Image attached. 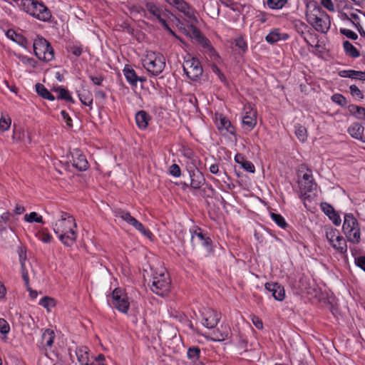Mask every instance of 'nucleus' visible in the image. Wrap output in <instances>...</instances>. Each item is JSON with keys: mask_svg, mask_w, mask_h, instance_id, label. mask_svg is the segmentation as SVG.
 <instances>
[{"mask_svg": "<svg viewBox=\"0 0 365 365\" xmlns=\"http://www.w3.org/2000/svg\"><path fill=\"white\" fill-rule=\"evenodd\" d=\"M21 6L24 11L34 18L43 21H51V12L42 1L38 0H21Z\"/></svg>", "mask_w": 365, "mask_h": 365, "instance_id": "obj_1", "label": "nucleus"}, {"mask_svg": "<svg viewBox=\"0 0 365 365\" xmlns=\"http://www.w3.org/2000/svg\"><path fill=\"white\" fill-rule=\"evenodd\" d=\"M342 230L349 242L354 244H359L360 242V227L353 214L347 213L344 215Z\"/></svg>", "mask_w": 365, "mask_h": 365, "instance_id": "obj_2", "label": "nucleus"}, {"mask_svg": "<svg viewBox=\"0 0 365 365\" xmlns=\"http://www.w3.org/2000/svg\"><path fill=\"white\" fill-rule=\"evenodd\" d=\"M309 173L312 170L307 169ZM299 188V197L304 201H312L316 196L314 192L317 190V184L313 178L312 173H305L302 176V180L298 181Z\"/></svg>", "mask_w": 365, "mask_h": 365, "instance_id": "obj_3", "label": "nucleus"}, {"mask_svg": "<svg viewBox=\"0 0 365 365\" xmlns=\"http://www.w3.org/2000/svg\"><path fill=\"white\" fill-rule=\"evenodd\" d=\"M143 65L153 76H158L165 67V59L161 53L150 51L147 53L143 59Z\"/></svg>", "mask_w": 365, "mask_h": 365, "instance_id": "obj_4", "label": "nucleus"}, {"mask_svg": "<svg viewBox=\"0 0 365 365\" xmlns=\"http://www.w3.org/2000/svg\"><path fill=\"white\" fill-rule=\"evenodd\" d=\"M35 56L40 60L48 62L54 58V50L51 43L43 37L38 36L34 42Z\"/></svg>", "mask_w": 365, "mask_h": 365, "instance_id": "obj_5", "label": "nucleus"}, {"mask_svg": "<svg viewBox=\"0 0 365 365\" xmlns=\"http://www.w3.org/2000/svg\"><path fill=\"white\" fill-rule=\"evenodd\" d=\"M182 67L186 76L192 81H197L202 75L203 68L197 58L190 57L185 60Z\"/></svg>", "mask_w": 365, "mask_h": 365, "instance_id": "obj_6", "label": "nucleus"}, {"mask_svg": "<svg viewBox=\"0 0 365 365\" xmlns=\"http://www.w3.org/2000/svg\"><path fill=\"white\" fill-rule=\"evenodd\" d=\"M170 286V278L165 274H162L153 277L150 289L155 294L164 297L169 292Z\"/></svg>", "mask_w": 365, "mask_h": 365, "instance_id": "obj_7", "label": "nucleus"}, {"mask_svg": "<svg viewBox=\"0 0 365 365\" xmlns=\"http://www.w3.org/2000/svg\"><path fill=\"white\" fill-rule=\"evenodd\" d=\"M113 304L115 309L123 313H127L130 302L125 292L121 288H115L112 292Z\"/></svg>", "mask_w": 365, "mask_h": 365, "instance_id": "obj_8", "label": "nucleus"}, {"mask_svg": "<svg viewBox=\"0 0 365 365\" xmlns=\"http://www.w3.org/2000/svg\"><path fill=\"white\" fill-rule=\"evenodd\" d=\"M55 336L53 330L51 329H46L43 331L41 339L37 343V347L38 348L41 354L48 356V348L52 346Z\"/></svg>", "mask_w": 365, "mask_h": 365, "instance_id": "obj_9", "label": "nucleus"}, {"mask_svg": "<svg viewBox=\"0 0 365 365\" xmlns=\"http://www.w3.org/2000/svg\"><path fill=\"white\" fill-rule=\"evenodd\" d=\"M215 119L217 129L222 135L230 133L232 135L237 136L235 126L226 116L222 113H216L215 114Z\"/></svg>", "mask_w": 365, "mask_h": 365, "instance_id": "obj_10", "label": "nucleus"}, {"mask_svg": "<svg viewBox=\"0 0 365 365\" xmlns=\"http://www.w3.org/2000/svg\"><path fill=\"white\" fill-rule=\"evenodd\" d=\"M145 6V10L158 19L161 25H163V22H167V19L169 18L170 14L167 9L156 5L153 2H147Z\"/></svg>", "mask_w": 365, "mask_h": 365, "instance_id": "obj_11", "label": "nucleus"}, {"mask_svg": "<svg viewBox=\"0 0 365 365\" xmlns=\"http://www.w3.org/2000/svg\"><path fill=\"white\" fill-rule=\"evenodd\" d=\"M76 228V224L75 219L73 217H68V220H60L56 223L53 231L59 236L61 234L65 235L71 232H75Z\"/></svg>", "mask_w": 365, "mask_h": 365, "instance_id": "obj_12", "label": "nucleus"}, {"mask_svg": "<svg viewBox=\"0 0 365 365\" xmlns=\"http://www.w3.org/2000/svg\"><path fill=\"white\" fill-rule=\"evenodd\" d=\"M195 237L201 242L202 245L206 248L208 253L214 252L212 239L203 234L202 229L199 227H196L195 230L191 232V243L193 247L195 246Z\"/></svg>", "mask_w": 365, "mask_h": 365, "instance_id": "obj_13", "label": "nucleus"}, {"mask_svg": "<svg viewBox=\"0 0 365 365\" xmlns=\"http://www.w3.org/2000/svg\"><path fill=\"white\" fill-rule=\"evenodd\" d=\"M190 178V187L193 190H199L205 182L203 173L195 166L187 169Z\"/></svg>", "mask_w": 365, "mask_h": 365, "instance_id": "obj_14", "label": "nucleus"}, {"mask_svg": "<svg viewBox=\"0 0 365 365\" xmlns=\"http://www.w3.org/2000/svg\"><path fill=\"white\" fill-rule=\"evenodd\" d=\"M330 16L327 14L307 21L317 32L327 34L331 26Z\"/></svg>", "mask_w": 365, "mask_h": 365, "instance_id": "obj_15", "label": "nucleus"}, {"mask_svg": "<svg viewBox=\"0 0 365 365\" xmlns=\"http://www.w3.org/2000/svg\"><path fill=\"white\" fill-rule=\"evenodd\" d=\"M326 14L327 13L320 7L316 1L313 0L307 4L305 16L307 21H309L310 19L320 18V16Z\"/></svg>", "mask_w": 365, "mask_h": 365, "instance_id": "obj_16", "label": "nucleus"}, {"mask_svg": "<svg viewBox=\"0 0 365 365\" xmlns=\"http://www.w3.org/2000/svg\"><path fill=\"white\" fill-rule=\"evenodd\" d=\"M71 154L73 158L72 165L78 171H85L88 168V162L86 155L82 153L81 150L74 149Z\"/></svg>", "mask_w": 365, "mask_h": 365, "instance_id": "obj_17", "label": "nucleus"}, {"mask_svg": "<svg viewBox=\"0 0 365 365\" xmlns=\"http://www.w3.org/2000/svg\"><path fill=\"white\" fill-rule=\"evenodd\" d=\"M265 289L272 294L277 301L282 302L285 298V289L284 286L278 282H267L264 284Z\"/></svg>", "mask_w": 365, "mask_h": 365, "instance_id": "obj_18", "label": "nucleus"}, {"mask_svg": "<svg viewBox=\"0 0 365 365\" xmlns=\"http://www.w3.org/2000/svg\"><path fill=\"white\" fill-rule=\"evenodd\" d=\"M232 335L231 329L227 324H221L211 333L210 340L223 341Z\"/></svg>", "mask_w": 365, "mask_h": 365, "instance_id": "obj_19", "label": "nucleus"}, {"mask_svg": "<svg viewBox=\"0 0 365 365\" xmlns=\"http://www.w3.org/2000/svg\"><path fill=\"white\" fill-rule=\"evenodd\" d=\"M220 319V314L217 312L209 309L203 313V325L208 328H215Z\"/></svg>", "mask_w": 365, "mask_h": 365, "instance_id": "obj_20", "label": "nucleus"}, {"mask_svg": "<svg viewBox=\"0 0 365 365\" xmlns=\"http://www.w3.org/2000/svg\"><path fill=\"white\" fill-rule=\"evenodd\" d=\"M245 115L242 118V123L247 126L249 130H252L257 124V110L253 109L251 106L245 108Z\"/></svg>", "mask_w": 365, "mask_h": 365, "instance_id": "obj_21", "label": "nucleus"}, {"mask_svg": "<svg viewBox=\"0 0 365 365\" xmlns=\"http://www.w3.org/2000/svg\"><path fill=\"white\" fill-rule=\"evenodd\" d=\"M320 207L324 213L329 217L334 225L339 226L341 224V217L332 205L328 202H324L321 203Z\"/></svg>", "mask_w": 365, "mask_h": 365, "instance_id": "obj_22", "label": "nucleus"}, {"mask_svg": "<svg viewBox=\"0 0 365 365\" xmlns=\"http://www.w3.org/2000/svg\"><path fill=\"white\" fill-rule=\"evenodd\" d=\"M170 4L173 6L180 12L183 13L188 18H195L191 7L184 0H172Z\"/></svg>", "mask_w": 365, "mask_h": 365, "instance_id": "obj_23", "label": "nucleus"}, {"mask_svg": "<svg viewBox=\"0 0 365 365\" xmlns=\"http://www.w3.org/2000/svg\"><path fill=\"white\" fill-rule=\"evenodd\" d=\"M150 120V115L145 110H139L135 114V123L140 130L146 129Z\"/></svg>", "mask_w": 365, "mask_h": 365, "instance_id": "obj_24", "label": "nucleus"}, {"mask_svg": "<svg viewBox=\"0 0 365 365\" xmlns=\"http://www.w3.org/2000/svg\"><path fill=\"white\" fill-rule=\"evenodd\" d=\"M235 161L236 163L240 164L241 168L247 172L255 173V168L254 164L251 161L247 160L243 154L237 153L235 156Z\"/></svg>", "mask_w": 365, "mask_h": 365, "instance_id": "obj_25", "label": "nucleus"}, {"mask_svg": "<svg viewBox=\"0 0 365 365\" xmlns=\"http://www.w3.org/2000/svg\"><path fill=\"white\" fill-rule=\"evenodd\" d=\"M347 131L352 138L364 140V127L361 124L354 123L349 127Z\"/></svg>", "mask_w": 365, "mask_h": 365, "instance_id": "obj_26", "label": "nucleus"}, {"mask_svg": "<svg viewBox=\"0 0 365 365\" xmlns=\"http://www.w3.org/2000/svg\"><path fill=\"white\" fill-rule=\"evenodd\" d=\"M123 74L126 81L132 86H136L138 79V76L136 74L135 70L130 65L126 64L123 70Z\"/></svg>", "mask_w": 365, "mask_h": 365, "instance_id": "obj_27", "label": "nucleus"}, {"mask_svg": "<svg viewBox=\"0 0 365 365\" xmlns=\"http://www.w3.org/2000/svg\"><path fill=\"white\" fill-rule=\"evenodd\" d=\"M6 35L7 38L11 39V41L16 42L19 45L26 48L28 40L27 38L23 36L22 34H17L14 29H8L6 32Z\"/></svg>", "mask_w": 365, "mask_h": 365, "instance_id": "obj_28", "label": "nucleus"}, {"mask_svg": "<svg viewBox=\"0 0 365 365\" xmlns=\"http://www.w3.org/2000/svg\"><path fill=\"white\" fill-rule=\"evenodd\" d=\"M339 75L342 78H350L365 81V71L343 70L339 72Z\"/></svg>", "mask_w": 365, "mask_h": 365, "instance_id": "obj_29", "label": "nucleus"}, {"mask_svg": "<svg viewBox=\"0 0 365 365\" xmlns=\"http://www.w3.org/2000/svg\"><path fill=\"white\" fill-rule=\"evenodd\" d=\"M293 24L296 31L301 36V37L304 38L308 45H310L309 42L304 36L305 32L309 31L310 28L304 22L299 19H295L293 21Z\"/></svg>", "mask_w": 365, "mask_h": 365, "instance_id": "obj_30", "label": "nucleus"}, {"mask_svg": "<svg viewBox=\"0 0 365 365\" xmlns=\"http://www.w3.org/2000/svg\"><path fill=\"white\" fill-rule=\"evenodd\" d=\"M52 91L58 93V96H57L58 100H65L67 102L75 103L74 99L72 98L70 92L66 88L61 86H58L56 88L54 87Z\"/></svg>", "mask_w": 365, "mask_h": 365, "instance_id": "obj_31", "label": "nucleus"}, {"mask_svg": "<svg viewBox=\"0 0 365 365\" xmlns=\"http://www.w3.org/2000/svg\"><path fill=\"white\" fill-rule=\"evenodd\" d=\"M349 112L359 120H365V108L354 104L348 106Z\"/></svg>", "mask_w": 365, "mask_h": 365, "instance_id": "obj_32", "label": "nucleus"}, {"mask_svg": "<svg viewBox=\"0 0 365 365\" xmlns=\"http://www.w3.org/2000/svg\"><path fill=\"white\" fill-rule=\"evenodd\" d=\"M35 88L37 94L41 98L49 101L55 100L54 96L43 84L38 83L36 84Z\"/></svg>", "mask_w": 365, "mask_h": 365, "instance_id": "obj_33", "label": "nucleus"}, {"mask_svg": "<svg viewBox=\"0 0 365 365\" xmlns=\"http://www.w3.org/2000/svg\"><path fill=\"white\" fill-rule=\"evenodd\" d=\"M77 237L76 232H71L70 233H66L65 235V232L63 234H61L58 236L59 240L61 242L67 247H70L73 245L76 242Z\"/></svg>", "mask_w": 365, "mask_h": 365, "instance_id": "obj_34", "label": "nucleus"}, {"mask_svg": "<svg viewBox=\"0 0 365 365\" xmlns=\"http://www.w3.org/2000/svg\"><path fill=\"white\" fill-rule=\"evenodd\" d=\"M325 234L327 240L331 246L335 242L337 237L341 236L339 234V231L336 228H334L331 226H325Z\"/></svg>", "mask_w": 365, "mask_h": 365, "instance_id": "obj_35", "label": "nucleus"}, {"mask_svg": "<svg viewBox=\"0 0 365 365\" xmlns=\"http://www.w3.org/2000/svg\"><path fill=\"white\" fill-rule=\"evenodd\" d=\"M343 47H344L345 53L349 57L358 58L361 55L360 52L349 41H344Z\"/></svg>", "mask_w": 365, "mask_h": 365, "instance_id": "obj_36", "label": "nucleus"}, {"mask_svg": "<svg viewBox=\"0 0 365 365\" xmlns=\"http://www.w3.org/2000/svg\"><path fill=\"white\" fill-rule=\"evenodd\" d=\"M76 354L81 365L88 364V352L87 347H81L77 349Z\"/></svg>", "mask_w": 365, "mask_h": 365, "instance_id": "obj_37", "label": "nucleus"}, {"mask_svg": "<svg viewBox=\"0 0 365 365\" xmlns=\"http://www.w3.org/2000/svg\"><path fill=\"white\" fill-rule=\"evenodd\" d=\"M332 247L341 254H344L347 251L346 241L343 236L337 237Z\"/></svg>", "mask_w": 365, "mask_h": 365, "instance_id": "obj_38", "label": "nucleus"}, {"mask_svg": "<svg viewBox=\"0 0 365 365\" xmlns=\"http://www.w3.org/2000/svg\"><path fill=\"white\" fill-rule=\"evenodd\" d=\"M270 217L272 220L281 228L286 229L289 227V225L287 223L284 217L279 213L270 212Z\"/></svg>", "mask_w": 365, "mask_h": 365, "instance_id": "obj_39", "label": "nucleus"}, {"mask_svg": "<svg viewBox=\"0 0 365 365\" xmlns=\"http://www.w3.org/2000/svg\"><path fill=\"white\" fill-rule=\"evenodd\" d=\"M265 40L270 44H274L280 41V32L279 29L272 30L265 37Z\"/></svg>", "mask_w": 365, "mask_h": 365, "instance_id": "obj_40", "label": "nucleus"}, {"mask_svg": "<svg viewBox=\"0 0 365 365\" xmlns=\"http://www.w3.org/2000/svg\"><path fill=\"white\" fill-rule=\"evenodd\" d=\"M187 357L193 362L200 359L201 350L198 346H192L187 349Z\"/></svg>", "mask_w": 365, "mask_h": 365, "instance_id": "obj_41", "label": "nucleus"}, {"mask_svg": "<svg viewBox=\"0 0 365 365\" xmlns=\"http://www.w3.org/2000/svg\"><path fill=\"white\" fill-rule=\"evenodd\" d=\"M24 220L29 223L37 222L44 224L42 216L36 212H31L29 214L25 215Z\"/></svg>", "mask_w": 365, "mask_h": 365, "instance_id": "obj_42", "label": "nucleus"}, {"mask_svg": "<svg viewBox=\"0 0 365 365\" xmlns=\"http://www.w3.org/2000/svg\"><path fill=\"white\" fill-rule=\"evenodd\" d=\"M232 342L235 343L239 349L247 351V340L244 335L238 334L235 336V339H232Z\"/></svg>", "mask_w": 365, "mask_h": 365, "instance_id": "obj_43", "label": "nucleus"}, {"mask_svg": "<svg viewBox=\"0 0 365 365\" xmlns=\"http://www.w3.org/2000/svg\"><path fill=\"white\" fill-rule=\"evenodd\" d=\"M288 0H267V6L272 10L282 9Z\"/></svg>", "mask_w": 365, "mask_h": 365, "instance_id": "obj_44", "label": "nucleus"}, {"mask_svg": "<svg viewBox=\"0 0 365 365\" xmlns=\"http://www.w3.org/2000/svg\"><path fill=\"white\" fill-rule=\"evenodd\" d=\"M36 237L44 243H49L51 242L52 236L48 232L46 228L39 230L36 234Z\"/></svg>", "mask_w": 365, "mask_h": 365, "instance_id": "obj_45", "label": "nucleus"}, {"mask_svg": "<svg viewBox=\"0 0 365 365\" xmlns=\"http://www.w3.org/2000/svg\"><path fill=\"white\" fill-rule=\"evenodd\" d=\"M115 217L121 218L123 220L125 221L129 225L135 218L134 217L131 216L129 212H127L121 209H118L115 211Z\"/></svg>", "mask_w": 365, "mask_h": 365, "instance_id": "obj_46", "label": "nucleus"}, {"mask_svg": "<svg viewBox=\"0 0 365 365\" xmlns=\"http://www.w3.org/2000/svg\"><path fill=\"white\" fill-rule=\"evenodd\" d=\"M215 193V190L210 184H206L205 187L200 190V195L204 198H212Z\"/></svg>", "mask_w": 365, "mask_h": 365, "instance_id": "obj_47", "label": "nucleus"}, {"mask_svg": "<svg viewBox=\"0 0 365 365\" xmlns=\"http://www.w3.org/2000/svg\"><path fill=\"white\" fill-rule=\"evenodd\" d=\"M78 96L82 104L89 106L91 109L92 108L91 105L93 99L90 93H88L86 95L78 93Z\"/></svg>", "mask_w": 365, "mask_h": 365, "instance_id": "obj_48", "label": "nucleus"}, {"mask_svg": "<svg viewBox=\"0 0 365 365\" xmlns=\"http://www.w3.org/2000/svg\"><path fill=\"white\" fill-rule=\"evenodd\" d=\"M26 131L19 128H17L16 125H14V132H13V138L17 141H22L24 140V138L26 137Z\"/></svg>", "mask_w": 365, "mask_h": 365, "instance_id": "obj_49", "label": "nucleus"}, {"mask_svg": "<svg viewBox=\"0 0 365 365\" xmlns=\"http://www.w3.org/2000/svg\"><path fill=\"white\" fill-rule=\"evenodd\" d=\"M39 305L49 310L50 307H55L56 301L53 298L46 296L40 300Z\"/></svg>", "mask_w": 365, "mask_h": 365, "instance_id": "obj_50", "label": "nucleus"}, {"mask_svg": "<svg viewBox=\"0 0 365 365\" xmlns=\"http://www.w3.org/2000/svg\"><path fill=\"white\" fill-rule=\"evenodd\" d=\"M66 51L76 57H79L83 53V46L81 45L73 44L66 46Z\"/></svg>", "mask_w": 365, "mask_h": 365, "instance_id": "obj_51", "label": "nucleus"}, {"mask_svg": "<svg viewBox=\"0 0 365 365\" xmlns=\"http://www.w3.org/2000/svg\"><path fill=\"white\" fill-rule=\"evenodd\" d=\"M295 134L297 138L302 142H304L307 138V128L304 126L298 125L296 128Z\"/></svg>", "mask_w": 365, "mask_h": 365, "instance_id": "obj_52", "label": "nucleus"}, {"mask_svg": "<svg viewBox=\"0 0 365 365\" xmlns=\"http://www.w3.org/2000/svg\"><path fill=\"white\" fill-rule=\"evenodd\" d=\"M10 213L9 212H4L0 216V232L6 230V223L10 220Z\"/></svg>", "mask_w": 365, "mask_h": 365, "instance_id": "obj_53", "label": "nucleus"}, {"mask_svg": "<svg viewBox=\"0 0 365 365\" xmlns=\"http://www.w3.org/2000/svg\"><path fill=\"white\" fill-rule=\"evenodd\" d=\"M331 100L333 102L337 103L341 106H345L347 104V101L346 98L339 93H335L331 96Z\"/></svg>", "mask_w": 365, "mask_h": 365, "instance_id": "obj_54", "label": "nucleus"}, {"mask_svg": "<svg viewBox=\"0 0 365 365\" xmlns=\"http://www.w3.org/2000/svg\"><path fill=\"white\" fill-rule=\"evenodd\" d=\"M135 229L138 230L145 237L149 239H151L152 237L153 236L151 231L149 229L145 228L144 225L140 222L136 225Z\"/></svg>", "mask_w": 365, "mask_h": 365, "instance_id": "obj_55", "label": "nucleus"}, {"mask_svg": "<svg viewBox=\"0 0 365 365\" xmlns=\"http://www.w3.org/2000/svg\"><path fill=\"white\" fill-rule=\"evenodd\" d=\"M211 68L213 73H215L219 78V79L224 83L225 84L227 83V79L224 73L221 71L220 68L215 63H213L211 66Z\"/></svg>", "mask_w": 365, "mask_h": 365, "instance_id": "obj_56", "label": "nucleus"}, {"mask_svg": "<svg viewBox=\"0 0 365 365\" xmlns=\"http://www.w3.org/2000/svg\"><path fill=\"white\" fill-rule=\"evenodd\" d=\"M20 264H25L27 255H26V247L25 246H19L17 249Z\"/></svg>", "mask_w": 365, "mask_h": 365, "instance_id": "obj_57", "label": "nucleus"}, {"mask_svg": "<svg viewBox=\"0 0 365 365\" xmlns=\"http://www.w3.org/2000/svg\"><path fill=\"white\" fill-rule=\"evenodd\" d=\"M118 26L120 27L119 31H126L132 36L135 35V29L130 26L128 21L122 22Z\"/></svg>", "mask_w": 365, "mask_h": 365, "instance_id": "obj_58", "label": "nucleus"}, {"mask_svg": "<svg viewBox=\"0 0 365 365\" xmlns=\"http://www.w3.org/2000/svg\"><path fill=\"white\" fill-rule=\"evenodd\" d=\"M180 151L182 155L187 159L192 160L195 157L193 150L188 146H182Z\"/></svg>", "mask_w": 365, "mask_h": 365, "instance_id": "obj_59", "label": "nucleus"}, {"mask_svg": "<svg viewBox=\"0 0 365 365\" xmlns=\"http://www.w3.org/2000/svg\"><path fill=\"white\" fill-rule=\"evenodd\" d=\"M11 120L10 118H4L1 117L0 118V130L1 131H6L7 130L10 126H11Z\"/></svg>", "mask_w": 365, "mask_h": 365, "instance_id": "obj_60", "label": "nucleus"}, {"mask_svg": "<svg viewBox=\"0 0 365 365\" xmlns=\"http://www.w3.org/2000/svg\"><path fill=\"white\" fill-rule=\"evenodd\" d=\"M235 45L236 47L240 48L243 53H245L247 50V42L242 37H239L237 39H235Z\"/></svg>", "mask_w": 365, "mask_h": 365, "instance_id": "obj_61", "label": "nucleus"}, {"mask_svg": "<svg viewBox=\"0 0 365 365\" xmlns=\"http://www.w3.org/2000/svg\"><path fill=\"white\" fill-rule=\"evenodd\" d=\"M340 33L351 40H356L358 38V35L355 32L347 29H340Z\"/></svg>", "mask_w": 365, "mask_h": 365, "instance_id": "obj_62", "label": "nucleus"}, {"mask_svg": "<svg viewBox=\"0 0 365 365\" xmlns=\"http://www.w3.org/2000/svg\"><path fill=\"white\" fill-rule=\"evenodd\" d=\"M10 331L9 323L3 318H0V333L7 334Z\"/></svg>", "mask_w": 365, "mask_h": 365, "instance_id": "obj_63", "label": "nucleus"}, {"mask_svg": "<svg viewBox=\"0 0 365 365\" xmlns=\"http://www.w3.org/2000/svg\"><path fill=\"white\" fill-rule=\"evenodd\" d=\"M195 41L203 48H206L210 44V40L203 34Z\"/></svg>", "mask_w": 365, "mask_h": 365, "instance_id": "obj_64", "label": "nucleus"}]
</instances>
